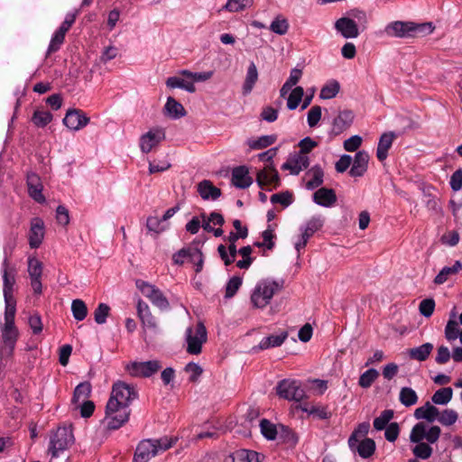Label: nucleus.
Masks as SVG:
<instances>
[{
    "instance_id": "obj_1",
    "label": "nucleus",
    "mask_w": 462,
    "mask_h": 462,
    "mask_svg": "<svg viewBox=\"0 0 462 462\" xmlns=\"http://www.w3.org/2000/svg\"><path fill=\"white\" fill-rule=\"evenodd\" d=\"M369 429V422L360 423L348 438V445L351 449L365 459L373 457L376 448L374 440L366 437Z\"/></svg>"
},
{
    "instance_id": "obj_2",
    "label": "nucleus",
    "mask_w": 462,
    "mask_h": 462,
    "mask_svg": "<svg viewBox=\"0 0 462 462\" xmlns=\"http://www.w3.org/2000/svg\"><path fill=\"white\" fill-rule=\"evenodd\" d=\"M175 441L167 437L159 439H143L142 440L134 453V462H148L152 457H155L161 452H164L171 448Z\"/></svg>"
},
{
    "instance_id": "obj_3",
    "label": "nucleus",
    "mask_w": 462,
    "mask_h": 462,
    "mask_svg": "<svg viewBox=\"0 0 462 462\" xmlns=\"http://www.w3.org/2000/svg\"><path fill=\"white\" fill-rule=\"evenodd\" d=\"M282 281L272 279L259 281L251 294V303L254 308L263 309L270 303L273 295L282 290Z\"/></svg>"
},
{
    "instance_id": "obj_4",
    "label": "nucleus",
    "mask_w": 462,
    "mask_h": 462,
    "mask_svg": "<svg viewBox=\"0 0 462 462\" xmlns=\"http://www.w3.org/2000/svg\"><path fill=\"white\" fill-rule=\"evenodd\" d=\"M131 414L130 407L120 402L108 401L106 406V415L104 422L108 430H115L120 429L129 420Z\"/></svg>"
},
{
    "instance_id": "obj_5",
    "label": "nucleus",
    "mask_w": 462,
    "mask_h": 462,
    "mask_svg": "<svg viewBox=\"0 0 462 462\" xmlns=\"http://www.w3.org/2000/svg\"><path fill=\"white\" fill-rule=\"evenodd\" d=\"M73 442L74 436L71 427H60L51 436L48 451L52 457H57L60 452L67 449Z\"/></svg>"
},
{
    "instance_id": "obj_6",
    "label": "nucleus",
    "mask_w": 462,
    "mask_h": 462,
    "mask_svg": "<svg viewBox=\"0 0 462 462\" xmlns=\"http://www.w3.org/2000/svg\"><path fill=\"white\" fill-rule=\"evenodd\" d=\"M207 339V329L203 323L199 322L195 327H189L186 329L187 352L190 355L200 354Z\"/></svg>"
},
{
    "instance_id": "obj_7",
    "label": "nucleus",
    "mask_w": 462,
    "mask_h": 462,
    "mask_svg": "<svg viewBox=\"0 0 462 462\" xmlns=\"http://www.w3.org/2000/svg\"><path fill=\"white\" fill-rule=\"evenodd\" d=\"M138 396V393L134 386L126 383L123 381L116 382L112 386V391L108 401H114L115 402H120L127 407Z\"/></svg>"
},
{
    "instance_id": "obj_8",
    "label": "nucleus",
    "mask_w": 462,
    "mask_h": 462,
    "mask_svg": "<svg viewBox=\"0 0 462 462\" xmlns=\"http://www.w3.org/2000/svg\"><path fill=\"white\" fill-rule=\"evenodd\" d=\"M136 287L142 294L149 299V300L157 308L165 310L170 307V303L162 291L155 285L147 282L137 280Z\"/></svg>"
},
{
    "instance_id": "obj_9",
    "label": "nucleus",
    "mask_w": 462,
    "mask_h": 462,
    "mask_svg": "<svg viewBox=\"0 0 462 462\" xmlns=\"http://www.w3.org/2000/svg\"><path fill=\"white\" fill-rule=\"evenodd\" d=\"M19 332L14 323H5L1 327L0 352L11 356L18 339Z\"/></svg>"
},
{
    "instance_id": "obj_10",
    "label": "nucleus",
    "mask_w": 462,
    "mask_h": 462,
    "mask_svg": "<svg viewBox=\"0 0 462 462\" xmlns=\"http://www.w3.org/2000/svg\"><path fill=\"white\" fill-rule=\"evenodd\" d=\"M161 368L162 364L158 360L132 362L125 366L128 373L135 377H150L158 373Z\"/></svg>"
},
{
    "instance_id": "obj_11",
    "label": "nucleus",
    "mask_w": 462,
    "mask_h": 462,
    "mask_svg": "<svg viewBox=\"0 0 462 462\" xmlns=\"http://www.w3.org/2000/svg\"><path fill=\"white\" fill-rule=\"evenodd\" d=\"M276 392L281 398L296 402L301 401L305 396L304 390L300 387V383L293 380L285 379L281 381L276 387Z\"/></svg>"
},
{
    "instance_id": "obj_12",
    "label": "nucleus",
    "mask_w": 462,
    "mask_h": 462,
    "mask_svg": "<svg viewBox=\"0 0 462 462\" xmlns=\"http://www.w3.org/2000/svg\"><path fill=\"white\" fill-rule=\"evenodd\" d=\"M369 154L365 151H358L353 158L348 156V174L353 178H359L365 175L368 169Z\"/></svg>"
},
{
    "instance_id": "obj_13",
    "label": "nucleus",
    "mask_w": 462,
    "mask_h": 462,
    "mask_svg": "<svg viewBox=\"0 0 462 462\" xmlns=\"http://www.w3.org/2000/svg\"><path fill=\"white\" fill-rule=\"evenodd\" d=\"M164 130L159 127L152 128L140 137L139 146L143 152L148 153L164 140Z\"/></svg>"
},
{
    "instance_id": "obj_14",
    "label": "nucleus",
    "mask_w": 462,
    "mask_h": 462,
    "mask_svg": "<svg viewBox=\"0 0 462 462\" xmlns=\"http://www.w3.org/2000/svg\"><path fill=\"white\" fill-rule=\"evenodd\" d=\"M235 232H231L229 236L226 237L228 242V246L226 247L224 245H220L217 247V252L220 255L221 260L224 262L225 265H230L236 261L237 249H236V241L239 239Z\"/></svg>"
},
{
    "instance_id": "obj_15",
    "label": "nucleus",
    "mask_w": 462,
    "mask_h": 462,
    "mask_svg": "<svg viewBox=\"0 0 462 462\" xmlns=\"http://www.w3.org/2000/svg\"><path fill=\"white\" fill-rule=\"evenodd\" d=\"M348 38H356L359 34V28L365 29L367 23L366 14L359 9H353L348 14Z\"/></svg>"
},
{
    "instance_id": "obj_16",
    "label": "nucleus",
    "mask_w": 462,
    "mask_h": 462,
    "mask_svg": "<svg viewBox=\"0 0 462 462\" xmlns=\"http://www.w3.org/2000/svg\"><path fill=\"white\" fill-rule=\"evenodd\" d=\"M89 118L80 110H69L63 118V124L70 130L78 131L86 126Z\"/></svg>"
},
{
    "instance_id": "obj_17",
    "label": "nucleus",
    "mask_w": 462,
    "mask_h": 462,
    "mask_svg": "<svg viewBox=\"0 0 462 462\" xmlns=\"http://www.w3.org/2000/svg\"><path fill=\"white\" fill-rule=\"evenodd\" d=\"M310 165L308 155L303 153H295L291 155L286 162L282 166V170H289L291 174L297 175L302 170L307 169Z\"/></svg>"
},
{
    "instance_id": "obj_18",
    "label": "nucleus",
    "mask_w": 462,
    "mask_h": 462,
    "mask_svg": "<svg viewBox=\"0 0 462 462\" xmlns=\"http://www.w3.org/2000/svg\"><path fill=\"white\" fill-rule=\"evenodd\" d=\"M44 237V224L41 218H33L29 232V245L32 248H38Z\"/></svg>"
},
{
    "instance_id": "obj_19",
    "label": "nucleus",
    "mask_w": 462,
    "mask_h": 462,
    "mask_svg": "<svg viewBox=\"0 0 462 462\" xmlns=\"http://www.w3.org/2000/svg\"><path fill=\"white\" fill-rule=\"evenodd\" d=\"M27 187L28 193L32 199L39 203H43L45 201V197L42 194V184L37 174H27Z\"/></svg>"
},
{
    "instance_id": "obj_20",
    "label": "nucleus",
    "mask_w": 462,
    "mask_h": 462,
    "mask_svg": "<svg viewBox=\"0 0 462 462\" xmlns=\"http://www.w3.org/2000/svg\"><path fill=\"white\" fill-rule=\"evenodd\" d=\"M256 181L260 187L273 186L275 188L278 186L280 180L277 171L272 166H267L258 171Z\"/></svg>"
},
{
    "instance_id": "obj_21",
    "label": "nucleus",
    "mask_w": 462,
    "mask_h": 462,
    "mask_svg": "<svg viewBox=\"0 0 462 462\" xmlns=\"http://www.w3.org/2000/svg\"><path fill=\"white\" fill-rule=\"evenodd\" d=\"M411 22L396 21L387 25L385 32L392 37H411Z\"/></svg>"
},
{
    "instance_id": "obj_22",
    "label": "nucleus",
    "mask_w": 462,
    "mask_h": 462,
    "mask_svg": "<svg viewBox=\"0 0 462 462\" xmlns=\"http://www.w3.org/2000/svg\"><path fill=\"white\" fill-rule=\"evenodd\" d=\"M253 182L249 171L245 166L236 167L232 171V184L239 189H246Z\"/></svg>"
},
{
    "instance_id": "obj_23",
    "label": "nucleus",
    "mask_w": 462,
    "mask_h": 462,
    "mask_svg": "<svg viewBox=\"0 0 462 462\" xmlns=\"http://www.w3.org/2000/svg\"><path fill=\"white\" fill-rule=\"evenodd\" d=\"M137 314L143 327L151 329L157 328L155 317L152 314L148 304L142 300H139L137 302Z\"/></svg>"
},
{
    "instance_id": "obj_24",
    "label": "nucleus",
    "mask_w": 462,
    "mask_h": 462,
    "mask_svg": "<svg viewBox=\"0 0 462 462\" xmlns=\"http://www.w3.org/2000/svg\"><path fill=\"white\" fill-rule=\"evenodd\" d=\"M166 86L170 88H181L189 93H194L196 91V87L192 84L190 78L182 76L180 71L178 75L168 78Z\"/></svg>"
},
{
    "instance_id": "obj_25",
    "label": "nucleus",
    "mask_w": 462,
    "mask_h": 462,
    "mask_svg": "<svg viewBox=\"0 0 462 462\" xmlns=\"http://www.w3.org/2000/svg\"><path fill=\"white\" fill-rule=\"evenodd\" d=\"M395 134L393 132L383 133L378 142L376 157L380 162L384 161L388 156V151L391 148Z\"/></svg>"
},
{
    "instance_id": "obj_26",
    "label": "nucleus",
    "mask_w": 462,
    "mask_h": 462,
    "mask_svg": "<svg viewBox=\"0 0 462 462\" xmlns=\"http://www.w3.org/2000/svg\"><path fill=\"white\" fill-rule=\"evenodd\" d=\"M3 282H4V296H14V285L15 283V271L9 269L8 261L5 258L3 263Z\"/></svg>"
},
{
    "instance_id": "obj_27",
    "label": "nucleus",
    "mask_w": 462,
    "mask_h": 462,
    "mask_svg": "<svg viewBox=\"0 0 462 462\" xmlns=\"http://www.w3.org/2000/svg\"><path fill=\"white\" fill-rule=\"evenodd\" d=\"M313 200L318 205L330 207L336 202L337 196L333 189L320 188L313 194Z\"/></svg>"
},
{
    "instance_id": "obj_28",
    "label": "nucleus",
    "mask_w": 462,
    "mask_h": 462,
    "mask_svg": "<svg viewBox=\"0 0 462 462\" xmlns=\"http://www.w3.org/2000/svg\"><path fill=\"white\" fill-rule=\"evenodd\" d=\"M198 191L203 199H217L221 195V190L215 187L209 180H202L198 185Z\"/></svg>"
},
{
    "instance_id": "obj_29",
    "label": "nucleus",
    "mask_w": 462,
    "mask_h": 462,
    "mask_svg": "<svg viewBox=\"0 0 462 462\" xmlns=\"http://www.w3.org/2000/svg\"><path fill=\"white\" fill-rule=\"evenodd\" d=\"M323 177L324 172L319 166L312 167L305 174V178L308 179L306 181V188L312 190L319 187L323 183Z\"/></svg>"
},
{
    "instance_id": "obj_30",
    "label": "nucleus",
    "mask_w": 462,
    "mask_h": 462,
    "mask_svg": "<svg viewBox=\"0 0 462 462\" xmlns=\"http://www.w3.org/2000/svg\"><path fill=\"white\" fill-rule=\"evenodd\" d=\"M288 333L283 331L278 335H270L268 337H263L257 346H254V349L264 350L271 347L280 346L287 338Z\"/></svg>"
},
{
    "instance_id": "obj_31",
    "label": "nucleus",
    "mask_w": 462,
    "mask_h": 462,
    "mask_svg": "<svg viewBox=\"0 0 462 462\" xmlns=\"http://www.w3.org/2000/svg\"><path fill=\"white\" fill-rule=\"evenodd\" d=\"M439 415V410L429 402H427L423 406L417 408L414 412L416 419H424L430 422L434 421Z\"/></svg>"
},
{
    "instance_id": "obj_32",
    "label": "nucleus",
    "mask_w": 462,
    "mask_h": 462,
    "mask_svg": "<svg viewBox=\"0 0 462 462\" xmlns=\"http://www.w3.org/2000/svg\"><path fill=\"white\" fill-rule=\"evenodd\" d=\"M258 457L255 451L242 449L226 457L225 462H259Z\"/></svg>"
},
{
    "instance_id": "obj_33",
    "label": "nucleus",
    "mask_w": 462,
    "mask_h": 462,
    "mask_svg": "<svg viewBox=\"0 0 462 462\" xmlns=\"http://www.w3.org/2000/svg\"><path fill=\"white\" fill-rule=\"evenodd\" d=\"M258 79V71L255 64L251 62L248 66L245 79L243 85V94L248 95L254 88Z\"/></svg>"
},
{
    "instance_id": "obj_34",
    "label": "nucleus",
    "mask_w": 462,
    "mask_h": 462,
    "mask_svg": "<svg viewBox=\"0 0 462 462\" xmlns=\"http://www.w3.org/2000/svg\"><path fill=\"white\" fill-rule=\"evenodd\" d=\"M433 349L431 343H425L418 347L411 348L408 350V355L411 359L418 361H425Z\"/></svg>"
},
{
    "instance_id": "obj_35",
    "label": "nucleus",
    "mask_w": 462,
    "mask_h": 462,
    "mask_svg": "<svg viewBox=\"0 0 462 462\" xmlns=\"http://www.w3.org/2000/svg\"><path fill=\"white\" fill-rule=\"evenodd\" d=\"M164 108L168 116L175 119L182 117L186 114L184 106L171 97L167 98Z\"/></svg>"
},
{
    "instance_id": "obj_36",
    "label": "nucleus",
    "mask_w": 462,
    "mask_h": 462,
    "mask_svg": "<svg viewBox=\"0 0 462 462\" xmlns=\"http://www.w3.org/2000/svg\"><path fill=\"white\" fill-rule=\"evenodd\" d=\"M276 141V136L273 134L271 135H263L256 139H248L246 143L252 150H261L266 148Z\"/></svg>"
},
{
    "instance_id": "obj_37",
    "label": "nucleus",
    "mask_w": 462,
    "mask_h": 462,
    "mask_svg": "<svg viewBox=\"0 0 462 462\" xmlns=\"http://www.w3.org/2000/svg\"><path fill=\"white\" fill-rule=\"evenodd\" d=\"M462 269V263L460 261H456L454 265L451 267H444L435 277L434 282L436 284L444 283L450 275L457 274Z\"/></svg>"
},
{
    "instance_id": "obj_38",
    "label": "nucleus",
    "mask_w": 462,
    "mask_h": 462,
    "mask_svg": "<svg viewBox=\"0 0 462 462\" xmlns=\"http://www.w3.org/2000/svg\"><path fill=\"white\" fill-rule=\"evenodd\" d=\"M340 90V84L336 79L328 80L320 89L319 97L321 99H330L335 97Z\"/></svg>"
},
{
    "instance_id": "obj_39",
    "label": "nucleus",
    "mask_w": 462,
    "mask_h": 462,
    "mask_svg": "<svg viewBox=\"0 0 462 462\" xmlns=\"http://www.w3.org/2000/svg\"><path fill=\"white\" fill-rule=\"evenodd\" d=\"M169 223H165L164 221H162V217L160 218L155 216H150L146 221L147 229L150 232H153L157 235L166 231L169 228Z\"/></svg>"
},
{
    "instance_id": "obj_40",
    "label": "nucleus",
    "mask_w": 462,
    "mask_h": 462,
    "mask_svg": "<svg viewBox=\"0 0 462 462\" xmlns=\"http://www.w3.org/2000/svg\"><path fill=\"white\" fill-rule=\"evenodd\" d=\"M400 402L405 407L415 405L418 402L416 392L410 387H402L399 395Z\"/></svg>"
},
{
    "instance_id": "obj_41",
    "label": "nucleus",
    "mask_w": 462,
    "mask_h": 462,
    "mask_svg": "<svg viewBox=\"0 0 462 462\" xmlns=\"http://www.w3.org/2000/svg\"><path fill=\"white\" fill-rule=\"evenodd\" d=\"M90 393H91L90 383L88 382L80 383L79 385L76 386V388L74 390L72 402L74 403L84 402L89 396Z\"/></svg>"
},
{
    "instance_id": "obj_42",
    "label": "nucleus",
    "mask_w": 462,
    "mask_h": 462,
    "mask_svg": "<svg viewBox=\"0 0 462 462\" xmlns=\"http://www.w3.org/2000/svg\"><path fill=\"white\" fill-rule=\"evenodd\" d=\"M411 37H422L433 32L435 26L432 23H416L411 22Z\"/></svg>"
},
{
    "instance_id": "obj_43",
    "label": "nucleus",
    "mask_w": 462,
    "mask_h": 462,
    "mask_svg": "<svg viewBox=\"0 0 462 462\" xmlns=\"http://www.w3.org/2000/svg\"><path fill=\"white\" fill-rule=\"evenodd\" d=\"M252 252L253 248L250 245L243 246L237 251V254L242 256V259L236 262L238 268L248 269L251 266L254 261V258L251 257Z\"/></svg>"
},
{
    "instance_id": "obj_44",
    "label": "nucleus",
    "mask_w": 462,
    "mask_h": 462,
    "mask_svg": "<svg viewBox=\"0 0 462 462\" xmlns=\"http://www.w3.org/2000/svg\"><path fill=\"white\" fill-rule=\"evenodd\" d=\"M453 396V390L450 387H444L438 390L431 397L435 404L443 405L450 402Z\"/></svg>"
},
{
    "instance_id": "obj_45",
    "label": "nucleus",
    "mask_w": 462,
    "mask_h": 462,
    "mask_svg": "<svg viewBox=\"0 0 462 462\" xmlns=\"http://www.w3.org/2000/svg\"><path fill=\"white\" fill-rule=\"evenodd\" d=\"M71 311L74 319L78 321L85 319L88 315L87 305L82 300L79 299L72 300Z\"/></svg>"
},
{
    "instance_id": "obj_46",
    "label": "nucleus",
    "mask_w": 462,
    "mask_h": 462,
    "mask_svg": "<svg viewBox=\"0 0 462 462\" xmlns=\"http://www.w3.org/2000/svg\"><path fill=\"white\" fill-rule=\"evenodd\" d=\"M4 298L5 302V323H14L16 301L14 296H4Z\"/></svg>"
},
{
    "instance_id": "obj_47",
    "label": "nucleus",
    "mask_w": 462,
    "mask_h": 462,
    "mask_svg": "<svg viewBox=\"0 0 462 462\" xmlns=\"http://www.w3.org/2000/svg\"><path fill=\"white\" fill-rule=\"evenodd\" d=\"M252 5L253 0H227L226 4L223 6V9L235 13L243 11Z\"/></svg>"
},
{
    "instance_id": "obj_48",
    "label": "nucleus",
    "mask_w": 462,
    "mask_h": 462,
    "mask_svg": "<svg viewBox=\"0 0 462 462\" xmlns=\"http://www.w3.org/2000/svg\"><path fill=\"white\" fill-rule=\"evenodd\" d=\"M52 120V115L49 111L36 110L32 117V123L38 127H44Z\"/></svg>"
},
{
    "instance_id": "obj_49",
    "label": "nucleus",
    "mask_w": 462,
    "mask_h": 462,
    "mask_svg": "<svg viewBox=\"0 0 462 462\" xmlns=\"http://www.w3.org/2000/svg\"><path fill=\"white\" fill-rule=\"evenodd\" d=\"M303 94L304 91L301 87H296L294 89H292L288 97L287 107L290 110L296 109L302 99Z\"/></svg>"
},
{
    "instance_id": "obj_50",
    "label": "nucleus",
    "mask_w": 462,
    "mask_h": 462,
    "mask_svg": "<svg viewBox=\"0 0 462 462\" xmlns=\"http://www.w3.org/2000/svg\"><path fill=\"white\" fill-rule=\"evenodd\" d=\"M379 372L374 368L368 369L359 377L358 384L362 388H368L378 378Z\"/></svg>"
},
{
    "instance_id": "obj_51",
    "label": "nucleus",
    "mask_w": 462,
    "mask_h": 462,
    "mask_svg": "<svg viewBox=\"0 0 462 462\" xmlns=\"http://www.w3.org/2000/svg\"><path fill=\"white\" fill-rule=\"evenodd\" d=\"M393 418V410H384L379 417L374 420V428L376 430H382L386 428L389 421Z\"/></svg>"
},
{
    "instance_id": "obj_52",
    "label": "nucleus",
    "mask_w": 462,
    "mask_h": 462,
    "mask_svg": "<svg viewBox=\"0 0 462 462\" xmlns=\"http://www.w3.org/2000/svg\"><path fill=\"white\" fill-rule=\"evenodd\" d=\"M322 226V221L319 218L310 219L302 229L301 236L309 240Z\"/></svg>"
},
{
    "instance_id": "obj_53",
    "label": "nucleus",
    "mask_w": 462,
    "mask_h": 462,
    "mask_svg": "<svg viewBox=\"0 0 462 462\" xmlns=\"http://www.w3.org/2000/svg\"><path fill=\"white\" fill-rule=\"evenodd\" d=\"M182 76L189 77L192 84L195 82H204L210 79L213 76V71H203V72H191L187 69L180 71Z\"/></svg>"
},
{
    "instance_id": "obj_54",
    "label": "nucleus",
    "mask_w": 462,
    "mask_h": 462,
    "mask_svg": "<svg viewBox=\"0 0 462 462\" xmlns=\"http://www.w3.org/2000/svg\"><path fill=\"white\" fill-rule=\"evenodd\" d=\"M288 21L282 16H277L270 25V30L279 35H284L288 32Z\"/></svg>"
},
{
    "instance_id": "obj_55",
    "label": "nucleus",
    "mask_w": 462,
    "mask_h": 462,
    "mask_svg": "<svg viewBox=\"0 0 462 462\" xmlns=\"http://www.w3.org/2000/svg\"><path fill=\"white\" fill-rule=\"evenodd\" d=\"M66 32H61L60 30H57L53 36L51 37V42L48 47L47 54H51L52 52H56L60 50L61 44L64 42Z\"/></svg>"
},
{
    "instance_id": "obj_56",
    "label": "nucleus",
    "mask_w": 462,
    "mask_h": 462,
    "mask_svg": "<svg viewBox=\"0 0 462 462\" xmlns=\"http://www.w3.org/2000/svg\"><path fill=\"white\" fill-rule=\"evenodd\" d=\"M260 427L261 432L267 439L273 440L276 438L278 430L274 424L263 419L261 420Z\"/></svg>"
},
{
    "instance_id": "obj_57",
    "label": "nucleus",
    "mask_w": 462,
    "mask_h": 462,
    "mask_svg": "<svg viewBox=\"0 0 462 462\" xmlns=\"http://www.w3.org/2000/svg\"><path fill=\"white\" fill-rule=\"evenodd\" d=\"M300 409L303 411H305L310 415H314L319 419H325L328 417L327 411L321 406H316V405L310 404V403H303L300 405Z\"/></svg>"
},
{
    "instance_id": "obj_58",
    "label": "nucleus",
    "mask_w": 462,
    "mask_h": 462,
    "mask_svg": "<svg viewBox=\"0 0 462 462\" xmlns=\"http://www.w3.org/2000/svg\"><path fill=\"white\" fill-rule=\"evenodd\" d=\"M28 273L31 279L42 278V264L36 258H29L28 260Z\"/></svg>"
},
{
    "instance_id": "obj_59",
    "label": "nucleus",
    "mask_w": 462,
    "mask_h": 462,
    "mask_svg": "<svg viewBox=\"0 0 462 462\" xmlns=\"http://www.w3.org/2000/svg\"><path fill=\"white\" fill-rule=\"evenodd\" d=\"M458 323L455 319H449L445 328V337L448 341L456 340L459 336Z\"/></svg>"
},
{
    "instance_id": "obj_60",
    "label": "nucleus",
    "mask_w": 462,
    "mask_h": 462,
    "mask_svg": "<svg viewBox=\"0 0 462 462\" xmlns=\"http://www.w3.org/2000/svg\"><path fill=\"white\" fill-rule=\"evenodd\" d=\"M439 421L445 425H453L457 420V413L453 410H445L438 416Z\"/></svg>"
},
{
    "instance_id": "obj_61",
    "label": "nucleus",
    "mask_w": 462,
    "mask_h": 462,
    "mask_svg": "<svg viewBox=\"0 0 462 462\" xmlns=\"http://www.w3.org/2000/svg\"><path fill=\"white\" fill-rule=\"evenodd\" d=\"M110 308L106 303H99L97 308L95 310L94 317L95 321L97 324H104L106 323V318L109 314Z\"/></svg>"
},
{
    "instance_id": "obj_62",
    "label": "nucleus",
    "mask_w": 462,
    "mask_h": 462,
    "mask_svg": "<svg viewBox=\"0 0 462 462\" xmlns=\"http://www.w3.org/2000/svg\"><path fill=\"white\" fill-rule=\"evenodd\" d=\"M425 435L426 426L423 423H418L412 428L410 439L413 443H419L425 439Z\"/></svg>"
},
{
    "instance_id": "obj_63",
    "label": "nucleus",
    "mask_w": 462,
    "mask_h": 462,
    "mask_svg": "<svg viewBox=\"0 0 462 462\" xmlns=\"http://www.w3.org/2000/svg\"><path fill=\"white\" fill-rule=\"evenodd\" d=\"M412 451L417 457L422 459L429 458L432 454V448L423 442H419L418 445L413 448Z\"/></svg>"
},
{
    "instance_id": "obj_64",
    "label": "nucleus",
    "mask_w": 462,
    "mask_h": 462,
    "mask_svg": "<svg viewBox=\"0 0 462 462\" xmlns=\"http://www.w3.org/2000/svg\"><path fill=\"white\" fill-rule=\"evenodd\" d=\"M321 118V107L319 106H312L307 116V122L310 127H315Z\"/></svg>"
}]
</instances>
